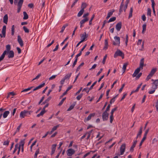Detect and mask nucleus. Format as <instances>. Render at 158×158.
Segmentation results:
<instances>
[{"label": "nucleus", "instance_id": "nucleus-53", "mask_svg": "<svg viewBox=\"0 0 158 158\" xmlns=\"http://www.w3.org/2000/svg\"><path fill=\"white\" fill-rule=\"evenodd\" d=\"M39 149H38L35 152L34 158H37V155L39 153Z\"/></svg>", "mask_w": 158, "mask_h": 158}, {"label": "nucleus", "instance_id": "nucleus-63", "mask_svg": "<svg viewBox=\"0 0 158 158\" xmlns=\"http://www.w3.org/2000/svg\"><path fill=\"white\" fill-rule=\"evenodd\" d=\"M106 57H107V55H106L104 56V57L103 58V60H102V63L103 64H105Z\"/></svg>", "mask_w": 158, "mask_h": 158}, {"label": "nucleus", "instance_id": "nucleus-34", "mask_svg": "<svg viewBox=\"0 0 158 158\" xmlns=\"http://www.w3.org/2000/svg\"><path fill=\"white\" fill-rule=\"evenodd\" d=\"M24 143L25 142L24 140H22L19 143V145L18 147H20V148L21 146H22V147H24Z\"/></svg>", "mask_w": 158, "mask_h": 158}, {"label": "nucleus", "instance_id": "nucleus-5", "mask_svg": "<svg viewBox=\"0 0 158 158\" xmlns=\"http://www.w3.org/2000/svg\"><path fill=\"white\" fill-rule=\"evenodd\" d=\"M149 130V129H148L145 132V133L144 135L143 138L142 139V140H141V141L140 143V144L139 145V148H140L142 146L143 142L145 140V139L146 138V137H147V134H148V133Z\"/></svg>", "mask_w": 158, "mask_h": 158}, {"label": "nucleus", "instance_id": "nucleus-61", "mask_svg": "<svg viewBox=\"0 0 158 158\" xmlns=\"http://www.w3.org/2000/svg\"><path fill=\"white\" fill-rule=\"evenodd\" d=\"M56 76L57 75H52L49 78V80H52L55 78Z\"/></svg>", "mask_w": 158, "mask_h": 158}, {"label": "nucleus", "instance_id": "nucleus-32", "mask_svg": "<svg viewBox=\"0 0 158 158\" xmlns=\"http://www.w3.org/2000/svg\"><path fill=\"white\" fill-rule=\"evenodd\" d=\"M84 11V10L81 9V10L79 11L77 14V17H80L81 16L83 13Z\"/></svg>", "mask_w": 158, "mask_h": 158}, {"label": "nucleus", "instance_id": "nucleus-29", "mask_svg": "<svg viewBox=\"0 0 158 158\" xmlns=\"http://www.w3.org/2000/svg\"><path fill=\"white\" fill-rule=\"evenodd\" d=\"M88 20H89L88 18L87 17H86L85 19H83L80 22V24H83L85 22L88 21Z\"/></svg>", "mask_w": 158, "mask_h": 158}, {"label": "nucleus", "instance_id": "nucleus-52", "mask_svg": "<svg viewBox=\"0 0 158 158\" xmlns=\"http://www.w3.org/2000/svg\"><path fill=\"white\" fill-rule=\"evenodd\" d=\"M33 87V86H31V87H29L28 88L25 89H24V90H23V91H22L21 92H26V91H28L29 90H31Z\"/></svg>", "mask_w": 158, "mask_h": 158}, {"label": "nucleus", "instance_id": "nucleus-20", "mask_svg": "<svg viewBox=\"0 0 158 158\" xmlns=\"http://www.w3.org/2000/svg\"><path fill=\"white\" fill-rule=\"evenodd\" d=\"M142 129H143L142 127H141L140 128L139 132L137 135L136 136V139H137V138L138 137H141V135L142 132Z\"/></svg>", "mask_w": 158, "mask_h": 158}, {"label": "nucleus", "instance_id": "nucleus-4", "mask_svg": "<svg viewBox=\"0 0 158 158\" xmlns=\"http://www.w3.org/2000/svg\"><path fill=\"white\" fill-rule=\"evenodd\" d=\"M114 38L115 40V41H113V44L114 45H118L119 46L120 44V38L119 37L117 36H115Z\"/></svg>", "mask_w": 158, "mask_h": 158}, {"label": "nucleus", "instance_id": "nucleus-9", "mask_svg": "<svg viewBox=\"0 0 158 158\" xmlns=\"http://www.w3.org/2000/svg\"><path fill=\"white\" fill-rule=\"evenodd\" d=\"M6 26H4L2 28V35L0 34V36L1 38L5 37L6 36Z\"/></svg>", "mask_w": 158, "mask_h": 158}, {"label": "nucleus", "instance_id": "nucleus-44", "mask_svg": "<svg viewBox=\"0 0 158 158\" xmlns=\"http://www.w3.org/2000/svg\"><path fill=\"white\" fill-rule=\"evenodd\" d=\"M56 145V144H54L52 145V151L55 152Z\"/></svg>", "mask_w": 158, "mask_h": 158}, {"label": "nucleus", "instance_id": "nucleus-54", "mask_svg": "<svg viewBox=\"0 0 158 158\" xmlns=\"http://www.w3.org/2000/svg\"><path fill=\"white\" fill-rule=\"evenodd\" d=\"M151 9L150 8H148V11H147V15H149L150 16H151Z\"/></svg>", "mask_w": 158, "mask_h": 158}, {"label": "nucleus", "instance_id": "nucleus-60", "mask_svg": "<svg viewBox=\"0 0 158 158\" xmlns=\"http://www.w3.org/2000/svg\"><path fill=\"white\" fill-rule=\"evenodd\" d=\"M125 84H123L122 85V86L121 87L119 90V93H121L122 92V90L123 89L125 86Z\"/></svg>", "mask_w": 158, "mask_h": 158}, {"label": "nucleus", "instance_id": "nucleus-6", "mask_svg": "<svg viewBox=\"0 0 158 158\" xmlns=\"http://www.w3.org/2000/svg\"><path fill=\"white\" fill-rule=\"evenodd\" d=\"M23 0H19L18 2L17 5L18 6V9L17 12L19 13L21 10V9L22 6L23 4Z\"/></svg>", "mask_w": 158, "mask_h": 158}, {"label": "nucleus", "instance_id": "nucleus-39", "mask_svg": "<svg viewBox=\"0 0 158 158\" xmlns=\"http://www.w3.org/2000/svg\"><path fill=\"white\" fill-rule=\"evenodd\" d=\"M128 64V63H125L124 64L123 67V73H124L126 69V67Z\"/></svg>", "mask_w": 158, "mask_h": 158}, {"label": "nucleus", "instance_id": "nucleus-27", "mask_svg": "<svg viewBox=\"0 0 158 158\" xmlns=\"http://www.w3.org/2000/svg\"><path fill=\"white\" fill-rule=\"evenodd\" d=\"M97 82V81H96L95 82H94L92 85L90 87L88 91H86L87 93H88L89 91L91 89H92L93 88V87L94 86V85L96 84V83Z\"/></svg>", "mask_w": 158, "mask_h": 158}, {"label": "nucleus", "instance_id": "nucleus-59", "mask_svg": "<svg viewBox=\"0 0 158 158\" xmlns=\"http://www.w3.org/2000/svg\"><path fill=\"white\" fill-rule=\"evenodd\" d=\"M94 15H93L91 18V19L89 21V25H91L92 24V20H93V19H94Z\"/></svg>", "mask_w": 158, "mask_h": 158}, {"label": "nucleus", "instance_id": "nucleus-38", "mask_svg": "<svg viewBox=\"0 0 158 158\" xmlns=\"http://www.w3.org/2000/svg\"><path fill=\"white\" fill-rule=\"evenodd\" d=\"M146 24H144L143 25V30L142 32V34H144V31L146 30Z\"/></svg>", "mask_w": 158, "mask_h": 158}, {"label": "nucleus", "instance_id": "nucleus-25", "mask_svg": "<svg viewBox=\"0 0 158 158\" xmlns=\"http://www.w3.org/2000/svg\"><path fill=\"white\" fill-rule=\"evenodd\" d=\"M46 112V111H45L43 109H42V111H41L40 113L38 114L36 116L38 117H39L40 116H43V115Z\"/></svg>", "mask_w": 158, "mask_h": 158}, {"label": "nucleus", "instance_id": "nucleus-13", "mask_svg": "<svg viewBox=\"0 0 158 158\" xmlns=\"http://www.w3.org/2000/svg\"><path fill=\"white\" fill-rule=\"evenodd\" d=\"M122 26V23L120 22H119L116 25L115 28L118 31H119L121 28Z\"/></svg>", "mask_w": 158, "mask_h": 158}, {"label": "nucleus", "instance_id": "nucleus-35", "mask_svg": "<svg viewBox=\"0 0 158 158\" xmlns=\"http://www.w3.org/2000/svg\"><path fill=\"white\" fill-rule=\"evenodd\" d=\"M86 4L85 3L83 2L81 4V9L84 10V9L86 7Z\"/></svg>", "mask_w": 158, "mask_h": 158}, {"label": "nucleus", "instance_id": "nucleus-49", "mask_svg": "<svg viewBox=\"0 0 158 158\" xmlns=\"http://www.w3.org/2000/svg\"><path fill=\"white\" fill-rule=\"evenodd\" d=\"M153 88L152 89V90H150L148 92V93L150 94H153L155 91V90L156 89H155V88L153 87Z\"/></svg>", "mask_w": 158, "mask_h": 158}, {"label": "nucleus", "instance_id": "nucleus-30", "mask_svg": "<svg viewBox=\"0 0 158 158\" xmlns=\"http://www.w3.org/2000/svg\"><path fill=\"white\" fill-rule=\"evenodd\" d=\"M108 46V40L107 39H106L105 40V46L103 48V49L104 50H106Z\"/></svg>", "mask_w": 158, "mask_h": 158}, {"label": "nucleus", "instance_id": "nucleus-47", "mask_svg": "<svg viewBox=\"0 0 158 158\" xmlns=\"http://www.w3.org/2000/svg\"><path fill=\"white\" fill-rule=\"evenodd\" d=\"M23 29L25 32L26 33H28L29 32V30L25 26H23Z\"/></svg>", "mask_w": 158, "mask_h": 158}, {"label": "nucleus", "instance_id": "nucleus-11", "mask_svg": "<svg viewBox=\"0 0 158 158\" xmlns=\"http://www.w3.org/2000/svg\"><path fill=\"white\" fill-rule=\"evenodd\" d=\"M95 115V113H92L89 114V115L88 116V117L86 118L84 120L85 122L87 121L90 120L92 117H94Z\"/></svg>", "mask_w": 158, "mask_h": 158}, {"label": "nucleus", "instance_id": "nucleus-7", "mask_svg": "<svg viewBox=\"0 0 158 158\" xmlns=\"http://www.w3.org/2000/svg\"><path fill=\"white\" fill-rule=\"evenodd\" d=\"M109 114L106 112H104L102 114V118L103 121H106L109 118Z\"/></svg>", "mask_w": 158, "mask_h": 158}, {"label": "nucleus", "instance_id": "nucleus-17", "mask_svg": "<svg viewBox=\"0 0 158 158\" xmlns=\"http://www.w3.org/2000/svg\"><path fill=\"white\" fill-rule=\"evenodd\" d=\"M114 11V9H112L111 10L110 12H109L107 14V15L106 17V19H108L110 17V16L112 15Z\"/></svg>", "mask_w": 158, "mask_h": 158}, {"label": "nucleus", "instance_id": "nucleus-55", "mask_svg": "<svg viewBox=\"0 0 158 158\" xmlns=\"http://www.w3.org/2000/svg\"><path fill=\"white\" fill-rule=\"evenodd\" d=\"M83 95V94L82 93L80 94L79 95H78V96H77L76 97L77 99L78 100H79L82 97V96Z\"/></svg>", "mask_w": 158, "mask_h": 158}, {"label": "nucleus", "instance_id": "nucleus-31", "mask_svg": "<svg viewBox=\"0 0 158 158\" xmlns=\"http://www.w3.org/2000/svg\"><path fill=\"white\" fill-rule=\"evenodd\" d=\"M10 112L9 111H6L3 113V117L4 118H6L9 114Z\"/></svg>", "mask_w": 158, "mask_h": 158}, {"label": "nucleus", "instance_id": "nucleus-10", "mask_svg": "<svg viewBox=\"0 0 158 158\" xmlns=\"http://www.w3.org/2000/svg\"><path fill=\"white\" fill-rule=\"evenodd\" d=\"M67 155L69 156H71L74 154L75 151L73 149L70 148L67 150Z\"/></svg>", "mask_w": 158, "mask_h": 158}, {"label": "nucleus", "instance_id": "nucleus-50", "mask_svg": "<svg viewBox=\"0 0 158 158\" xmlns=\"http://www.w3.org/2000/svg\"><path fill=\"white\" fill-rule=\"evenodd\" d=\"M6 49L7 51L8 52L10 51V50L11 49V46L9 44H8L6 45Z\"/></svg>", "mask_w": 158, "mask_h": 158}, {"label": "nucleus", "instance_id": "nucleus-8", "mask_svg": "<svg viewBox=\"0 0 158 158\" xmlns=\"http://www.w3.org/2000/svg\"><path fill=\"white\" fill-rule=\"evenodd\" d=\"M126 148V144L123 143L120 147V150L121 155H123L125 151Z\"/></svg>", "mask_w": 158, "mask_h": 158}, {"label": "nucleus", "instance_id": "nucleus-45", "mask_svg": "<svg viewBox=\"0 0 158 158\" xmlns=\"http://www.w3.org/2000/svg\"><path fill=\"white\" fill-rule=\"evenodd\" d=\"M93 131V130H92L90 131H89V132L86 133L87 134H88V135L87 139H89V138L91 134L92 133Z\"/></svg>", "mask_w": 158, "mask_h": 158}, {"label": "nucleus", "instance_id": "nucleus-46", "mask_svg": "<svg viewBox=\"0 0 158 158\" xmlns=\"http://www.w3.org/2000/svg\"><path fill=\"white\" fill-rule=\"evenodd\" d=\"M15 32V26L14 25H13L11 27V35H13L14 34Z\"/></svg>", "mask_w": 158, "mask_h": 158}, {"label": "nucleus", "instance_id": "nucleus-21", "mask_svg": "<svg viewBox=\"0 0 158 158\" xmlns=\"http://www.w3.org/2000/svg\"><path fill=\"white\" fill-rule=\"evenodd\" d=\"M124 1V0H122L121 3L120 5V8H119V14H121V13L123 11V10H122V9L124 6V4H123Z\"/></svg>", "mask_w": 158, "mask_h": 158}, {"label": "nucleus", "instance_id": "nucleus-41", "mask_svg": "<svg viewBox=\"0 0 158 158\" xmlns=\"http://www.w3.org/2000/svg\"><path fill=\"white\" fill-rule=\"evenodd\" d=\"M84 64V63L82 62V63L76 69V72H77L80 69H81V67L83 66Z\"/></svg>", "mask_w": 158, "mask_h": 158}, {"label": "nucleus", "instance_id": "nucleus-22", "mask_svg": "<svg viewBox=\"0 0 158 158\" xmlns=\"http://www.w3.org/2000/svg\"><path fill=\"white\" fill-rule=\"evenodd\" d=\"M8 15L7 14L5 15L3 17V22L6 24H7L8 22Z\"/></svg>", "mask_w": 158, "mask_h": 158}, {"label": "nucleus", "instance_id": "nucleus-51", "mask_svg": "<svg viewBox=\"0 0 158 158\" xmlns=\"http://www.w3.org/2000/svg\"><path fill=\"white\" fill-rule=\"evenodd\" d=\"M18 144H16L15 145V148L14 150V151H13V154H14L15 153V152H16V151L17 150V149L18 148Z\"/></svg>", "mask_w": 158, "mask_h": 158}, {"label": "nucleus", "instance_id": "nucleus-16", "mask_svg": "<svg viewBox=\"0 0 158 158\" xmlns=\"http://www.w3.org/2000/svg\"><path fill=\"white\" fill-rule=\"evenodd\" d=\"M152 3V8L153 9V13L155 15H156V12L155 10V5L154 0H151Z\"/></svg>", "mask_w": 158, "mask_h": 158}, {"label": "nucleus", "instance_id": "nucleus-48", "mask_svg": "<svg viewBox=\"0 0 158 158\" xmlns=\"http://www.w3.org/2000/svg\"><path fill=\"white\" fill-rule=\"evenodd\" d=\"M60 126V124H58L56 126H54L52 129V130L54 131L55 130H56V129Z\"/></svg>", "mask_w": 158, "mask_h": 158}, {"label": "nucleus", "instance_id": "nucleus-14", "mask_svg": "<svg viewBox=\"0 0 158 158\" xmlns=\"http://www.w3.org/2000/svg\"><path fill=\"white\" fill-rule=\"evenodd\" d=\"M158 79H156L154 81L153 83L152 88L154 87L155 89H157L158 88Z\"/></svg>", "mask_w": 158, "mask_h": 158}, {"label": "nucleus", "instance_id": "nucleus-43", "mask_svg": "<svg viewBox=\"0 0 158 158\" xmlns=\"http://www.w3.org/2000/svg\"><path fill=\"white\" fill-rule=\"evenodd\" d=\"M116 18L115 17H113L111 18H110L108 21L107 22L109 23L111 22L114 21L116 20Z\"/></svg>", "mask_w": 158, "mask_h": 158}, {"label": "nucleus", "instance_id": "nucleus-23", "mask_svg": "<svg viewBox=\"0 0 158 158\" xmlns=\"http://www.w3.org/2000/svg\"><path fill=\"white\" fill-rule=\"evenodd\" d=\"M72 74V73H68L67 74L65 75L63 78L65 80H69Z\"/></svg>", "mask_w": 158, "mask_h": 158}, {"label": "nucleus", "instance_id": "nucleus-1", "mask_svg": "<svg viewBox=\"0 0 158 158\" xmlns=\"http://www.w3.org/2000/svg\"><path fill=\"white\" fill-rule=\"evenodd\" d=\"M144 65V59L142 58L140 61L139 67L138 68L135 70L134 73L132 75L133 77H134L136 76L139 73L140 69H143V67Z\"/></svg>", "mask_w": 158, "mask_h": 158}, {"label": "nucleus", "instance_id": "nucleus-64", "mask_svg": "<svg viewBox=\"0 0 158 158\" xmlns=\"http://www.w3.org/2000/svg\"><path fill=\"white\" fill-rule=\"evenodd\" d=\"M8 51L7 50H5L3 52V53L1 55L3 57H5V55L7 53H8Z\"/></svg>", "mask_w": 158, "mask_h": 158}, {"label": "nucleus", "instance_id": "nucleus-37", "mask_svg": "<svg viewBox=\"0 0 158 158\" xmlns=\"http://www.w3.org/2000/svg\"><path fill=\"white\" fill-rule=\"evenodd\" d=\"M68 26V24H67L63 25L61 28V30L60 31V33H63V32L64 31V30L65 27H67Z\"/></svg>", "mask_w": 158, "mask_h": 158}, {"label": "nucleus", "instance_id": "nucleus-28", "mask_svg": "<svg viewBox=\"0 0 158 158\" xmlns=\"http://www.w3.org/2000/svg\"><path fill=\"white\" fill-rule=\"evenodd\" d=\"M52 97L49 96L47 99H46L44 102L42 103L41 105H44L45 103H48V102L51 99Z\"/></svg>", "mask_w": 158, "mask_h": 158}, {"label": "nucleus", "instance_id": "nucleus-58", "mask_svg": "<svg viewBox=\"0 0 158 158\" xmlns=\"http://www.w3.org/2000/svg\"><path fill=\"white\" fill-rule=\"evenodd\" d=\"M10 141L9 140H6L4 141L3 143V145H6L8 146L9 145Z\"/></svg>", "mask_w": 158, "mask_h": 158}, {"label": "nucleus", "instance_id": "nucleus-36", "mask_svg": "<svg viewBox=\"0 0 158 158\" xmlns=\"http://www.w3.org/2000/svg\"><path fill=\"white\" fill-rule=\"evenodd\" d=\"M75 104L74 103H73L72 105H71L70 106V107L67 110L68 111H70L71 110H72L73 108H74V106H75Z\"/></svg>", "mask_w": 158, "mask_h": 158}, {"label": "nucleus", "instance_id": "nucleus-2", "mask_svg": "<svg viewBox=\"0 0 158 158\" xmlns=\"http://www.w3.org/2000/svg\"><path fill=\"white\" fill-rule=\"evenodd\" d=\"M32 111H28L26 110H24L22 111L19 115V117L21 118H24L25 116H27L28 115H30L31 112H32Z\"/></svg>", "mask_w": 158, "mask_h": 158}, {"label": "nucleus", "instance_id": "nucleus-24", "mask_svg": "<svg viewBox=\"0 0 158 158\" xmlns=\"http://www.w3.org/2000/svg\"><path fill=\"white\" fill-rule=\"evenodd\" d=\"M88 37V35H86V33L85 32H84L83 34H81V39H84L85 40L86 38Z\"/></svg>", "mask_w": 158, "mask_h": 158}, {"label": "nucleus", "instance_id": "nucleus-56", "mask_svg": "<svg viewBox=\"0 0 158 158\" xmlns=\"http://www.w3.org/2000/svg\"><path fill=\"white\" fill-rule=\"evenodd\" d=\"M117 107H115V108L113 109L112 110L111 113H110L111 115H113V113H114V112L117 110Z\"/></svg>", "mask_w": 158, "mask_h": 158}, {"label": "nucleus", "instance_id": "nucleus-3", "mask_svg": "<svg viewBox=\"0 0 158 158\" xmlns=\"http://www.w3.org/2000/svg\"><path fill=\"white\" fill-rule=\"evenodd\" d=\"M124 54L119 49H117L114 55V57L116 58L119 56H121L123 59L124 58Z\"/></svg>", "mask_w": 158, "mask_h": 158}, {"label": "nucleus", "instance_id": "nucleus-62", "mask_svg": "<svg viewBox=\"0 0 158 158\" xmlns=\"http://www.w3.org/2000/svg\"><path fill=\"white\" fill-rule=\"evenodd\" d=\"M110 104H109L107 106L106 109L105 110L104 112H107V111H109L110 110Z\"/></svg>", "mask_w": 158, "mask_h": 158}, {"label": "nucleus", "instance_id": "nucleus-40", "mask_svg": "<svg viewBox=\"0 0 158 158\" xmlns=\"http://www.w3.org/2000/svg\"><path fill=\"white\" fill-rule=\"evenodd\" d=\"M132 12H133V8L131 7L130 9V11L129 12V18L131 17L132 16Z\"/></svg>", "mask_w": 158, "mask_h": 158}, {"label": "nucleus", "instance_id": "nucleus-12", "mask_svg": "<svg viewBox=\"0 0 158 158\" xmlns=\"http://www.w3.org/2000/svg\"><path fill=\"white\" fill-rule=\"evenodd\" d=\"M18 41L20 46L22 47L23 46V41L20 35L18 36Z\"/></svg>", "mask_w": 158, "mask_h": 158}, {"label": "nucleus", "instance_id": "nucleus-18", "mask_svg": "<svg viewBox=\"0 0 158 158\" xmlns=\"http://www.w3.org/2000/svg\"><path fill=\"white\" fill-rule=\"evenodd\" d=\"M137 143V141L135 140L134 141L133 144L131 147L130 149V151L132 152L134 150V148L135 147L136 143Z\"/></svg>", "mask_w": 158, "mask_h": 158}, {"label": "nucleus", "instance_id": "nucleus-57", "mask_svg": "<svg viewBox=\"0 0 158 158\" xmlns=\"http://www.w3.org/2000/svg\"><path fill=\"white\" fill-rule=\"evenodd\" d=\"M128 36L127 34L126 35V39L125 40V44L126 46L127 45V43L128 42Z\"/></svg>", "mask_w": 158, "mask_h": 158}, {"label": "nucleus", "instance_id": "nucleus-33", "mask_svg": "<svg viewBox=\"0 0 158 158\" xmlns=\"http://www.w3.org/2000/svg\"><path fill=\"white\" fill-rule=\"evenodd\" d=\"M24 17L23 18V19H27L28 18V16L26 12L25 11H24L23 12Z\"/></svg>", "mask_w": 158, "mask_h": 158}, {"label": "nucleus", "instance_id": "nucleus-26", "mask_svg": "<svg viewBox=\"0 0 158 158\" xmlns=\"http://www.w3.org/2000/svg\"><path fill=\"white\" fill-rule=\"evenodd\" d=\"M156 68H154L152 69L149 74L152 76L155 73L156 71Z\"/></svg>", "mask_w": 158, "mask_h": 158}, {"label": "nucleus", "instance_id": "nucleus-19", "mask_svg": "<svg viewBox=\"0 0 158 158\" xmlns=\"http://www.w3.org/2000/svg\"><path fill=\"white\" fill-rule=\"evenodd\" d=\"M45 84V83H43L42 84H41L39 85V86H38L36 87V88H34L33 89V91L36 90L38 89H39L42 88L44 85Z\"/></svg>", "mask_w": 158, "mask_h": 158}, {"label": "nucleus", "instance_id": "nucleus-42", "mask_svg": "<svg viewBox=\"0 0 158 158\" xmlns=\"http://www.w3.org/2000/svg\"><path fill=\"white\" fill-rule=\"evenodd\" d=\"M118 96V94L116 95L114 97L110 100V104H111L112 103L114 102L115 101V99Z\"/></svg>", "mask_w": 158, "mask_h": 158}, {"label": "nucleus", "instance_id": "nucleus-15", "mask_svg": "<svg viewBox=\"0 0 158 158\" xmlns=\"http://www.w3.org/2000/svg\"><path fill=\"white\" fill-rule=\"evenodd\" d=\"M8 58H12L14 56V53L13 51L11 50L8 52Z\"/></svg>", "mask_w": 158, "mask_h": 158}]
</instances>
